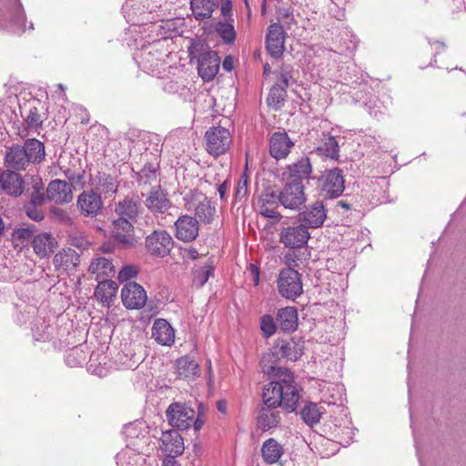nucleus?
<instances>
[{"mask_svg": "<svg viewBox=\"0 0 466 466\" xmlns=\"http://www.w3.org/2000/svg\"><path fill=\"white\" fill-rule=\"evenodd\" d=\"M46 198L56 204H67L73 199L71 184L65 180L54 179L46 187Z\"/></svg>", "mask_w": 466, "mask_h": 466, "instance_id": "412c9836", "label": "nucleus"}, {"mask_svg": "<svg viewBox=\"0 0 466 466\" xmlns=\"http://www.w3.org/2000/svg\"><path fill=\"white\" fill-rule=\"evenodd\" d=\"M262 399L264 406L260 409L257 423L263 431L277 428L282 419L278 408L287 413L296 410L299 393L294 383L293 374L289 370H282L278 380H272L263 388Z\"/></svg>", "mask_w": 466, "mask_h": 466, "instance_id": "f257e3e1", "label": "nucleus"}, {"mask_svg": "<svg viewBox=\"0 0 466 466\" xmlns=\"http://www.w3.org/2000/svg\"><path fill=\"white\" fill-rule=\"evenodd\" d=\"M57 245L56 238L49 232L38 233L32 238L34 252L41 258L53 253Z\"/></svg>", "mask_w": 466, "mask_h": 466, "instance_id": "a878e982", "label": "nucleus"}, {"mask_svg": "<svg viewBox=\"0 0 466 466\" xmlns=\"http://www.w3.org/2000/svg\"><path fill=\"white\" fill-rule=\"evenodd\" d=\"M68 243L81 250H86L89 248L90 242L86 236L82 232H71L68 235Z\"/></svg>", "mask_w": 466, "mask_h": 466, "instance_id": "603ef678", "label": "nucleus"}, {"mask_svg": "<svg viewBox=\"0 0 466 466\" xmlns=\"http://www.w3.org/2000/svg\"><path fill=\"white\" fill-rule=\"evenodd\" d=\"M44 184L39 177H32V191L30 193V201L28 204L44 205L46 194L44 193Z\"/></svg>", "mask_w": 466, "mask_h": 466, "instance_id": "49530a36", "label": "nucleus"}, {"mask_svg": "<svg viewBox=\"0 0 466 466\" xmlns=\"http://www.w3.org/2000/svg\"><path fill=\"white\" fill-rule=\"evenodd\" d=\"M309 237L307 226L299 222L298 224L283 227L279 234V240L286 248H299L308 243Z\"/></svg>", "mask_w": 466, "mask_h": 466, "instance_id": "f8f14e48", "label": "nucleus"}, {"mask_svg": "<svg viewBox=\"0 0 466 466\" xmlns=\"http://www.w3.org/2000/svg\"><path fill=\"white\" fill-rule=\"evenodd\" d=\"M220 12L224 19H229L234 21L232 14V1L231 0H220Z\"/></svg>", "mask_w": 466, "mask_h": 466, "instance_id": "052dcab7", "label": "nucleus"}, {"mask_svg": "<svg viewBox=\"0 0 466 466\" xmlns=\"http://www.w3.org/2000/svg\"><path fill=\"white\" fill-rule=\"evenodd\" d=\"M145 198L144 204L153 214H164L171 207V201L167 194L159 185L151 187L147 194H142Z\"/></svg>", "mask_w": 466, "mask_h": 466, "instance_id": "dca6fc26", "label": "nucleus"}, {"mask_svg": "<svg viewBox=\"0 0 466 466\" xmlns=\"http://www.w3.org/2000/svg\"><path fill=\"white\" fill-rule=\"evenodd\" d=\"M285 43V33L279 24L270 25L266 38V48L268 54L275 58L283 55Z\"/></svg>", "mask_w": 466, "mask_h": 466, "instance_id": "4be33fe9", "label": "nucleus"}, {"mask_svg": "<svg viewBox=\"0 0 466 466\" xmlns=\"http://www.w3.org/2000/svg\"><path fill=\"white\" fill-rule=\"evenodd\" d=\"M286 96L287 92L284 86H281L279 84H276L269 90V94L267 97V104L268 106L278 110L284 105Z\"/></svg>", "mask_w": 466, "mask_h": 466, "instance_id": "a18cd8bd", "label": "nucleus"}, {"mask_svg": "<svg viewBox=\"0 0 466 466\" xmlns=\"http://www.w3.org/2000/svg\"><path fill=\"white\" fill-rule=\"evenodd\" d=\"M151 56V52L146 53V51H143L139 56L141 58V61H137L139 64V66L148 73H154L155 67H157L159 64V60L156 59L155 61H151L149 56Z\"/></svg>", "mask_w": 466, "mask_h": 466, "instance_id": "4d7b16f0", "label": "nucleus"}, {"mask_svg": "<svg viewBox=\"0 0 466 466\" xmlns=\"http://www.w3.org/2000/svg\"><path fill=\"white\" fill-rule=\"evenodd\" d=\"M278 351H279L280 358L295 361L302 355V347L294 340L283 341L278 347Z\"/></svg>", "mask_w": 466, "mask_h": 466, "instance_id": "37998d69", "label": "nucleus"}, {"mask_svg": "<svg viewBox=\"0 0 466 466\" xmlns=\"http://www.w3.org/2000/svg\"><path fill=\"white\" fill-rule=\"evenodd\" d=\"M187 257L192 260H196L199 258L201 255L198 253L197 248L191 247L187 250Z\"/></svg>", "mask_w": 466, "mask_h": 466, "instance_id": "774afa93", "label": "nucleus"}, {"mask_svg": "<svg viewBox=\"0 0 466 466\" xmlns=\"http://www.w3.org/2000/svg\"><path fill=\"white\" fill-rule=\"evenodd\" d=\"M291 78H292V76H291V72L289 69V67H282L281 71H280V78H279L280 83H279V84L281 86H284V88L286 89V87L289 86V80Z\"/></svg>", "mask_w": 466, "mask_h": 466, "instance_id": "0e129e2a", "label": "nucleus"}, {"mask_svg": "<svg viewBox=\"0 0 466 466\" xmlns=\"http://www.w3.org/2000/svg\"><path fill=\"white\" fill-rule=\"evenodd\" d=\"M312 173V166L309 157L303 156L299 157L296 162L288 165L285 170L281 174L282 180H293L301 181L307 179Z\"/></svg>", "mask_w": 466, "mask_h": 466, "instance_id": "5701e85b", "label": "nucleus"}, {"mask_svg": "<svg viewBox=\"0 0 466 466\" xmlns=\"http://www.w3.org/2000/svg\"><path fill=\"white\" fill-rule=\"evenodd\" d=\"M319 156L326 157L330 159L339 157V146L334 137L323 134V138L319 146L315 148Z\"/></svg>", "mask_w": 466, "mask_h": 466, "instance_id": "ea45409f", "label": "nucleus"}, {"mask_svg": "<svg viewBox=\"0 0 466 466\" xmlns=\"http://www.w3.org/2000/svg\"><path fill=\"white\" fill-rule=\"evenodd\" d=\"M333 434L338 442L343 446L349 445L354 437V429L351 425V421L349 419H344L342 423L338 424L336 422L334 424Z\"/></svg>", "mask_w": 466, "mask_h": 466, "instance_id": "a19ab883", "label": "nucleus"}, {"mask_svg": "<svg viewBox=\"0 0 466 466\" xmlns=\"http://www.w3.org/2000/svg\"><path fill=\"white\" fill-rule=\"evenodd\" d=\"M301 418L302 420L308 424V425H314L319 421V419L321 417V411L318 408L317 404L315 403H309L304 406L301 412Z\"/></svg>", "mask_w": 466, "mask_h": 466, "instance_id": "de8ad7c7", "label": "nucleus"}, {"mask_svg": "<svg viewBox=\"0 0 466 466\" xmlns=\"http://www.w3.org/2000/svg\"><path fill=\"white\" fill-rule=\"evenodd\" d=\"M34 236L35 235L33 234L32 230L29 228H17L12 234V242L15 244V246L18 247L23 245L25 240H32Z\"/></svg>", "mask_w": 466, "mask_h": 466, "instance_id": "5fc2aeb1", "label": "nucleus"}, {"mask_svg": "<svg viewBox=\"0 0 466 466\" xmlns=\"http://www.w3.org/2000/svg\"><path fill=\"white\" fill-rule=\"evenodd\" d=\"M233 23L234 21L225 19L224 21L218 22L215 25L216 32L226 44H233L236 39Z\"/></svg>", "mask_w": 466, "mask_h": 466, "instance_id": "c03bdc74", "label": "nucleus"}, {"mask_svg": "<svg viewBox=\"0 0 466 466\" xmlns=\"http://www.w3.org/2000/svg\"><path fill=\"white\" fill-rule=\"evenodd\" d=\"M175 368L177 376L180 380L193 381L200 375L198 363L189 356H183L177 360Z\"/></svg>", "mask_w": 466, "mask_h": 466, "instance_id": "bb28decb", "label": "nucleus"}, {"mask_svg": "<svg viewBox=\"0 0 466 466\" xmlns=\"http://www.w3.org/2000/svg\"><path fill=\"white\" fill-rule=\"evenodd\" d=\"M117 466H143L145 458L134 450L126 449L116 456Z\"/></svg>", "mask_w": 466, "mask_h": 466, "instance_id": "79ce46f5", "label": "nucleus"}, {"mask_svg": "<svg viewBox=\"0 0 466 466\" xmlns=\"http://www.w3.org/2000/svg\"><path fill=\"white\" fill-rule=\"evenodd\" d=\"M159 441L160 449L167 457H177L185 450L183 438L177 430L163 431Z\"/></svg>", "mask_w": 466, "mask_h": 466, "instance_id": "6ab92c4d", "label": "nucleus"}, {"mask_svg": "<svg viewBox=\"0 0 466 466\" xmlns=\"http://www.w3.org/2000/svg\"><path fill=\"white\" fill-rule=\"evenodd\" d=\"M141 0H127L122 6V12L128 23L133 25L144 23L139 16L145 13V5H141Z\"/></svg>", "mask_w": 466, "mask_h": 466, "instance_id": "58836bf2", "label": "nucleus"}, {"mask_svg": "<svg viewBox=\"0 0 466 466\" xmlns=\"http://www.w3.org/2000/svg\"><path fill=\"white\" fill-rule=\"evenodd\" d=\"M25 123L27 127L32 130H37L43 124V119L36 106H30L25 116Z\"/></svg>", "mask_w": 466, "mask_h": 466, "instance_id": "3c124183", "label": "nucleus"}, {"mask_svg": "<svg viewBox=\"0 0 466 466\" xmlns=\"http://www.w3.org/2000/svg\"><path fill=\"white\" fill-rule=\"evenodd\" d=\"M218 6V0H191L190 9L196 20L203 21L212 16Z\"/></svg>", "mask_w": 466, "mask_h": 466, "instance_id": "c9c22d12", "label": "nucleus"}, {"mask_svg": "<svg viewBox=\"0 0 466 466\" xmlns=\"http://www.w3.org/2000/svg\"><path fill=\"white\" fill-rule=\"evenodd\" d=\"M284 454V447L274 438L266 440L261 446V456L265 463H278Z\"/></svg>", "mask_w": 466, "mask_h": 466, "instance_id": "473e14b6", "label": "nucleus"}, {"mask_svg": "<svg viewBox=\"0 0 466 466\" xmlns=\"http://www.w3.org/2000/svg\"><path fill=\"white\" fill-rule=\"evenodd\" d=\"M278 14L279 18L287 24H291L294 21V14L291 7L279 8Z\"/></svg>", "mask_w": 466, "mask_h": 466, "instance_id": "e2e57ef3", "label": "nucleus"}, {"mask_svg": "<svg viewBox=\"0 0 466 466\" xmlns=\"http://www.w3.org/2000/svg\"><path fill=\"white\" fill-rule=\"evenodd\" d=\"M183 200L185 208L193 211L200 222L210 224L213 221L216 208L205 194L198 190H190L184 196Z\"/></svg>", "mask_w": 466, "mask_h": 466, "instance_id": "423d86ee", "label": "nucleus"}, {"mask_svg": "<svg viewBox=\"0 0 466 466\" xmlns=\"http://www.w3.org/2000/svg\"><path fill=\"white\" fill-rule=\"evenodd\" d=\"M157 165L148 164L138 173V182L140 185L151 184L152 181H157Z\"/></svg>", "mask_w": 466, "mask_h": 466, "instance_id": "09e8293b", "label": "nucleus"}, {"mask_svg": "<svg viewBox=\"0 0 466 466\" xmlns=\"http://www.w3.org/2000/svg\"><path fill=\"white\" fill-rule=\"evenodd\" d=\"M39 205L25 204V210L26 215L35 221H41L44 218V212Z\"/></svg>", "mask_w": 466, "mask_h": 466, "instance_id": "bf43d9fd", "label": "nucleus"}, {"mask_svg": "<svg viewBox=\"0 0 466 466\" xmlns=\"http://www.w3.org/2000/svg\"><path fill=\"white\" fill-rule=\"evenodd\" d=\"M279 193L280 205L287 209L299 210L307 200L302 181L291 180L287 182Z\"/></svg>", "mask_w": 466, "mask_h": 466, "instance_id": "6e6552de", "label": "nucleus"}, {"mask_svg": "<svg viewBox=\"0 0 466 466\" xmlns=\"http://www.w3.org/2000/svg\"><path fill=\"white\" fill-rule=\"evenodd\" d=\"M53 264L57 271L70 273L80 264V255L71 248H64L54 256Z\"/></svg>", "mask_w": 466, "mask_h": 466, "instance_id": "aec40b11", "label": "nucleus"}, {"mask_svg": "<svg viewBox=\"0 0 466 466\" xmlns=\"http://www.w3.org/2000/svg\"><path fill=\"white\" fill-rule=\"evenodd\" d=\"M137 273L138 269L136 266L127 265L120 269L118 273V279L121 282L127 281L131 279L136 278Z\"/></svg>", "mask_w": 466, "mask_h": 466, "instance_id": "13d9d810", "label": "nucleus"}, {"mask_svg": "<svg viewBox=\"0 0 466 466\" xmlns=\"http://www.w3.org/2000/svg\"><path fill=\"white\" fill-rule=\"evenodd\" d=\"M279 191L271 188L266 189L259 197L258 208L260 215L268 218L279 219L282 216L277 210L280 205V197Z\"/></svg>", "mask_w": 466, "mask_h": 466, "instance_id": "f3484780", "label": "nucleus"}, {"mask_svg": "<svg viewBox=\"0 0 466 466\" xmlns=\"http://www.w3.org/2000/svg\"><path fill=\"white\" fill-rule=\"evenodd\" d=\"M328 210L323 201L316 200L305 207L304 210L297 216L298 222L307 226V228H320L326 218Z\"/></svg>", "mask_w": 466, "mask_h": 466, "instance_id": "ddd939ff", "label": "nucleus"}, {"mask_svg": "<svg viewBox=\"0 0 466 466\" xmlns=\"http://www.w3.org/2000/svg\"><path fill=\"white\" fill-rule=\"evenodd\" d=\"M260 329L266 338L271 337L277 330V321L270 315H264L260 319Z\"/></svg>", "mask_w": 466, "mask_h": 466, "instance_id": "864d4df0", "label": "nucleus"}, {"mask_svg": "<svg viewBox=\"0 0 466 466\" xmlns=\"http://www.w3.org/2000/svg\"><path fill=\"white\" fill-rule=\"evenodd\" d=\"M103 206L100 194L92 188L81 192L76 199V208L85 218H96L102 211Z\"/></svg>", "mask_w": 466, "mask_h": 466, "instance_id": "9b49d317", "label": "nucleus"}, {"mask_svg": "<svg viewBox=\"0 0 466 466\" xmlns=\"http://www.w3.org/2000/svg\"><path fill=\"white\" fill-rule=\"evenodd\" d=\"M277 284L279 294L289 299H295L303 291L300 274L291 268L280 270Z\"/></svg>", "mask_w": 466, "mask_h": 466, "instance_id": "0eeeda50", "label": "nucleus"}, {"mask_svg": "<svg viewBox=\"0 0 466 466\" xmlns=\"http://www.w3.org/2000/svg\"><path fill=\"white\" fill-rule=\"evenodd\" d=\"M214 261L211 258H208L202 265H196L193 268V284L198 287H203L209 277L214 274Z\"/></svg>", "mask_w": 466, "mask_h": 466, "instance_id": "4c0bfd02", "label": "nucleus"}, {"mask_svg": "<svg viewBox=\"0 0 466 466\" xmlns=\"http://www.w3.org/2000/svg\"><path fill=\"white\" fill-rule=\"evenodd\" d=\"M323 396L321 399L322 402L328 405H335L339 400H340L339 387L337 385L330 384L327 387V392H330V396L327 397L324 392V389L321 390Z\"/></svg>", "mask_w": 466, "mask_h": 466, "instance_id": "6e6d98bb", "label": "nucleus"}, {"mask_svg": "<svg viewBox=\"0 0 466 466\" xmlns=\"http://www.w3.org/2000/svg\"><path fill=\"white\" fill-rule=\"evenodd\" d=\"M248 193V178L245 176H242L238 180L237 188H236V198H242Z\"/></svg>", "mask_w": 466, "mask_h": 466, "instance_id": "680f3d73", "label": "nucleus"}, {"mask_svg": "<svg viewBox=\"0 0 466 466\" xmlns=\"http://www.w3.org/2000/svg\"><path fill=\"white\" fill-rule=\"evenodd\" d=\"M123 305L129 309H142L147 302V296L144 288L137 282H127L121 290Z\"/></svg>", "mask_w": 466, "mask_h": 466, "instance_id": "2eb2a0df", "label": "nucleus"}, {"mask_svg": "<svg viewBox=\"0 0 466 466\" xmlns=\"http://www.w3.org/2000/svg\"><path fill=\"white\" fill-rule=\"evenodd\" d=\"M152 338L163 346H171L175 341V330L164 319H157L152 326Z\"/></svg>", "mask_w": 466, "mask_h": 466, "instance_id": "cd10ccee", "label": "nucleus"}, {"mask_svg": "<svg viewBox=\"0 0 466 466\" xmlns=\"http://www.w3.org/2000/svg\"><path fill=\"white\" fill-rule=\"evenodd\" d=\"M280 360L279 351H278V347H274L270 349L268 351L265 352L260 360V368L265 374L269 376H273V380H278L280 371L288 370L287 369H282L280 367H277L278 361Z\"/></svg>", "mask_w": 466, "mask_h": 466, "instance_id": "2f4dec72", "label": "nucleus"}, {"mask_svg": "<svg viewBox=\"0 0 466 466\" xmlns=\"http://www.w3.org/2000/svg\"><path fill=\"white\" fill-rule=\"evenodd\" d=\"M168 423L177 430L185 431L192 425L195 431L200 430L203 421L198 418L196 419L195 410L182 402H173L169 405L166 411Z\"/></svg>", "mask_w": 466, "mask_h": 466, "instance_id": "39448f33", "label": "nucleus"}, {"mask_svg": "<svg viewBox=\"0 0 466 466\" xmlns=\"http://www.w3.org/2000/svg\"><path fill=\"white\" fill-rule=\"evenodd\" d=\"M112 237L119 243L124 245H132L134 242L133 221L124 218H118L112 221Z\"/></svg>", "mask_w": 466, "mask_h": 466, "instance_id": "393cba45", "label": "nucleus"}, {"mask_svg": "<svg viewBox=\"0 0 466 466\" xmlns=\"http://www.w3.org/2000/svg\"><path fill=\"white\" fill-rule=\"evenodd\" d=\"M90 186L98 194H115L117 191V182L116 178L106 173L98 172L91 177Z\"/></svg>", "mask_w": 466, "mask_h": 466, "instance_id": "7c9ffc66", "label": "nucleus"}, {"mask_svg": "<svg viewBox=\"0 0 466 466\" xmlns=\"http://www.w3.org/2000/svg\"><path fill=\"white\" fill-rule=\"evenodd\" d=\"M88 272L96 276V280L111 277L115 274V266L111 259L104 257H96L92 259Z\"/></svg>", "mask_w": 466, "mask_h": 466, "instance_id": "72a5a7b5", "label": "nucleus"}, {"mask_svg": "<svg viewBox=\"0 0 466 466\" xmlns=\"http://www.w3.org/2000/svg\"><path fill=\"white\" fill-rule=\"evenodd\" d=\"M0 187L7 194L16 197L24 191V181L18 173L7 169L0 174Z\"/></svg>", "mask_w": 466, "mask_h": 466, "instance_id": "c85d7f7f", "label": "nucleus"}, {"mask_svg": "<svg viewBox=\"0 0 466 466\" xmlns=\"http://www.w3.org/2000/svg\"><path fill=\"white\" fill-rule=\"evenodd\" d=\"M345 180L342 171L339 168H332L326 171L319 178V187L321 194L328 198L339 197L345 188Z\"/></svg>", "mask_w": 466, "mask_h": 466, "instance_id": "1a4fd4ad", "label": "nucleus"}, {"mask_svg": "<svg viewBox=\"0 0 466 466\" xmlns=\"http://www.w3.org/2000/svg\"><path fill=\"white\" fill-rule=\"evenodd\" d=\"M206 149L213 156L224 154L230 146L231 135L229 131L222 127H213L207 130Z\"/></svg>", "mask_w": 466, "mask_h": 466, "instance_id": "9d476101", "label": "nucleus"}, {"mask_svg": "<svg viewBox=\"0 0 466 466\" xmlns=\"http://www.w3.org/2000/svg\"><path fill=\"white\" fill-rule=\"evenodd\" d=\"M277 323L284 332H292L298 326V312L294 307H286L279 309Z\"/></svg>", "mask_w": 466, "mask_h": 466, "instance_id": "e433bc0d", "label": "nucleus"}, {"mask_svg": "<svg viewBox=\"0 0 466 466\" xmlns=\"http://www.w3.org/2000/svg\"><path fill=\"white\" fill-rule=\"evenodd\" d=\"M174 245L172 237L166 230H155L146 238L147 250L154 256L165 257Z\"/></svg>", "mask_w": 466, "mask_h": 466, "instance_id": "4468645a", "label": "nucleus"}, {"mask_svg": "<svg viewBox=\"0 0 466 466\" xmlns=\"http://www.w3.org/2000/svg\"><path fill=\"white\" fill-rule=\"evenodd\" d=\"M118 285L111 279H101L95 290V297L104 306L109 307L113 299L116 297Z\"/></svg>", "mask_w": 466, "mask_h": 466, "instance_id": "f704fd0d", "label": "nucleus"}, {"mask_svg": "<svg viewBox=\"0 0 466 466\" xmlns=\"http://www.w3.org/2000/svg\"><path fill=\"white\" fill-rule=\"evenodd\" d=\"M45 147L35 138L27 139L24 146L9 147L5 154V164L8 168L25 170L30 163H39L45 158Z\"/></svg>", "mask_w": 466, "mask_h": 466, "instance_id": "f03ea898", "label": "nucleus"}, {"mask_svg": "<svg viewBox=\"0 0 466 466\" xmlns=\"http://www.w3.org/2000/svg\"><path fill=\"white\" fill-rule=\"evenodd\" d=\"M142 211L140 200L137 198H126L116 204L115 212L119 218L135 221Z\"/></svg>", "mask_w": 466, "mask_h": 466, "instance_id": "c756f323", "label": "nucleus"}, {"mask_svg": "<svg viewBox=\"0 0 466 466\" xmlns=\"http://www.w3.org/2000/svg\"><path fill=\"white\" fill-rule=\"evenodd\" d=\"M65 174H66V177L70 181H73V182H78L82 178V176L79 173H76L75 171H72L70 169H67L66 171H65Z\"/></svg>", "mask_w": 466, "mask_h": 466, "instance_id": "69168bd1", "label": "nucleus"}, {"mask_svg": "<svg viewBox=\"0 0 466 466\" xmlns=\"http://www.w3.org/2000/svg\"><path fill=\"white\" fill-rule=\"evenodd\" d=\"M175 236L184 242H190L197 238L199 231V222L195 218L183 215L175 222Z\"/></svg>", "mask_w": 466, "mask_h": 466, "instance_id": "a211bd4d", "label": "nucleus"}, {"mask_svg": "<svg viewBox=\"0 0 466 466\" xmlns=\"http://www.w3.org/2000/svg\"><path fill=\"white\" fill-rule=\"evenodd\" d=\"M249 270H250L251 274L253 275L254 284L255 285H258V282H259V270H258V268L256 267L253 264H250L249 265Z\"/></svg>", "mask_w": 466, "mask_h": 466, "instance_id": "338daca9", "label": "nucleus"}, {"mask_svg": "<svg viewBox=\"0 0 466 466\" xmlns=\"http://www.w3.org/2000/svg\"><path fill=\"white\" fill-rule=\"evenodd\" d=\"M25 12L20 0H0V30H8L22 35L26 30H34V25H26Z\"/></svg>", "mask_w": 466, "mask_h": 466, "instance_id": "7ed1b4c3", "label": "nucleus"}, {"mask_svg": "<svg viewBox=\"0 0 466 466\" xmlns=\"http://www.w3.org/2000/svg\"><path fill=\"white\" fill-rule=\"evenodd\" d=\"M188 56L192 61L198 57V72L204 81H211L219 70L220 59L218 54L210 50L208 45L197 40L191 43L188 47Z\"/></svg>", "mask_w": 466, "mask_h": 466, "instance_id": "20e7f679", "label": "nucleus"}, {"mask_svg": "<svg viewBox=\"0 0 466 466\" xmlns=\"http://www.w3.org/2000/svg\"><path fill=\"white\" fill-rule=\"evenodd\" d=\"M294 143L286 132H275L269 139V154L277 159H285L290 153Z\"/></svg>", "mask_w": 466, "mask_h": 466, "instance_id": "b1692460", "label": "nucleus"}, {"mask_svg": "<svg viewBox=\"0 0 466 466\" xmlns=\"http://www.w3.org/2000/svg\"><path fill=\"white\" fill-rule=\"evenodd\" d=\"M49 215L50 218L56 222L66 226H72L74 224V219L70 217L68 212L59 207H51L49 209Z\"/></svg>", "mask_w": 466, "mask_h": 466, "instance_id": "8fccbe9b", "label": "nucleus"}]
</instances>
